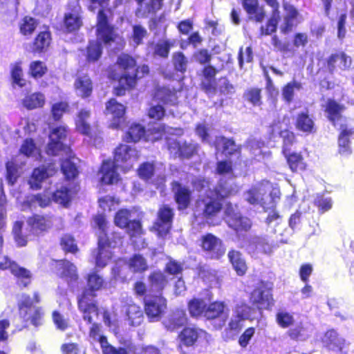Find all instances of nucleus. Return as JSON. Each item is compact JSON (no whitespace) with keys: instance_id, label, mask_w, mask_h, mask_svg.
Returning a JSON list of instances; mask_svg holds the SVG:
<instances>
[{"instance_id":"nucleus-1","label":"nucleus","mask_w":354,"mask_h":354,"mask_svg":"<svg viewBox=\"0 0 354 354\" xmlns=\"http://www.w3.org/2000/svg\"><path fill=\"white\" fill-rule=\"evenodd\" d=\"M98 228L97 248L92 251L96 268H103L113 257L112 250L122 245V237L108 226L109 223H96Z\"/></svg>"},{"instance_id":"nucleus-2","label":"nucleus","mask_w":354,"mask_h":354,"mask_svg":"<svg viewBox=\"0 0 354 354\" xmlns=\"http://www.w3.org/2000/svg\"><path fill=\"white\" fill-rule=\"evenodd\" d=\"M245 200L252 205H259L264 209H270L269 221L279 218V215L273 209L279 198V191L272 189V184L267 180L252 186L244 194Z\"/></svg>"},{"instance_id":"nucleus-3","label":"nucleus","mask_w":354,"mask_h":354,"mask_svg":"<svg viewBox=\"0 0 354 354\" xmlns=\"http://www.w3.org/2000/svg\"><path fill=\"white\" fill-rule=\"evenodd\" d=\"M66 136L65 127H59L53 129L49 136L50 142L48 145L47 153L50 155H57L59 151H62L68 157L62 162V171L66 178L71 179L75 178L78 171L74 161L75 158L71 155L70 149L63 143Z\"/></svg>"},{"instance_id":"nucleus-4","label":"nucleus","mask_w":354,"mask_h":354,"mask_svg":"<svg viewBox=\"0 0 354 354\" xmlns=\"http://www.w3.org/2000/svg\"><path fill=\"white\" fill-rule=\"evenodd\" d=\"M66 136L65 127H59L53 129L49 136L50 142L48 145L47 153L50 155H57L59 151H62L68 157L62 162V171L66 178L71 179L75 178L78 171L74 161L75 158L71 155L70 149L63 143Z\"/></svg>"},{"instance_id":"nucleus-5","label":"nucleus","mask_w":354,"mask_h":354,"mask_svg":"<svg viewBox=\"0 0 354 354\" xmlns=\"http://www.w3.org/2000/svg\"><path fill=\"white\" fill-rule=\"evenodd\" d=\"M116 38L113 28L108 24L106 17L103 10H100L97 16V41H91L87 48L88 61H96L101 56L102 48L100 41L104 44H110Z\"/></svg>"},{"instance_id":"nucleus-6","label":"nucleus","mask_w":354,"mask_h":354,"mask_svg":"<svg viewBox=\"0 0 354 354\" xmlns=\"http://www.w3.org/2000/svg\"><path fill=\"white\" fill-rule=\"evenodd\" d=\"M234 191L226 185H220L215 190H209L206 196L197 202L196 211L202 212L209 218L217 214L221 208V201L231 195Z\"/></svg>"},{"instance_id":"nucleus-7","label":"nucleus","mask_w":354,"mask_h":354,"mask_svg":"<svg viewBox=\"0 0 354 354\" xmlns=\"http://www.w3.org/2000/svg\"><path fill=\"white\" fill-rule=\"evenodd\" d=\"M118 65L124 71L118 78V86L115 88V94L122 95L126 90L133 88L136 84V61L128 55H121L118 59Z\"/></svg>"},{"instance_id":"nucleus-8","label":"nucleus","mask_w":354,"mask_h":354,"mask_svg":"<svg viewBox=\"0 0 354 354\" xmlns=\"http://www.w3.org/2000/svg\"><path fill=\"white\" fill-rule=\"evenodd\" d=\"M19 315L26 327L30 324L35 327L42 325L44 313L41 307L32 306L30 295H22L21 299L17 304Z\"/></svg>"},{"instance_id":"nucleus-9","label":"nucleus","mask_w":354,"mask_h":354,"mask_svg":"<svg viewBox=\"0 0 354 354\" xmlns=\"http://www.w3.org/2000/svg\"><path fill=\"white\" fill-rule=\"evenodd\" d=\"M142 304L144 312L150 322L159 321L167 308V301L162 294L148 292L143 298Z\"/></svg>"},{"instance_id":"nucleus-10","label":"nucleus","mask_w":354,"mask_h":354,"mask_svg":"<svg viewBox=\"0 0 354 354\" xmlns=\"http://www.w3.org/2000/svg\"><path fill=\"white\" fill-rule=\"evenodd\" d=\"M97 297V293L84 289H82L77 296V308L82 313L83 319L87 324L93 322L91 314L99 315L100 308Z\"/></svg>"},{"instance_id":"nucleus-11","label":"nucleus","mask_w":354,"mask_h":354,"mask_svg":"<svg viewBox=\"0 0 354 354\" xmlns=\"http://www.w3.org/2000/svg\"><path fill=\"white\" fill-rule=\"evenodd\" d=\"M249 301L259 310H270L274 305L272 288H268L265 283L256 287L250 294Z\"/></svg>"},{"instance_id":"nucleus-12","label":"nucleus","mask_w":354,"mask_h":354,"mask_svg":"<svg viewBox=\"0 0 354 354\" xmlns=\"http://www.w3.org/2000/svg\"><path fill=\"white\" fill-rule=\"evenodd\" d=\"M199 245L209 259H219L225 253L222 240L211 233L201 236Z\"/></svg>"},{"instance_id":"nucleus-13","label":"nucleus","mask_w":354,"mask_h":354,"mask_svg":"<svg viewBox=\"0 0 354 354\" xmlns=\"http://www.w3.org/2000/svg\"><path fill=\"white\" fill-rule=\"evenodd\" d=\"M138 151L127 145H120L115 150L114 162L124 171L131 169L138 161Z\"/></svg>"},{"instance_id":"nucleus-14","label":"nucleus","mask_w":354,"mask_h":354,"mask_svg":"<svg viewBox=\"0 0 354 354\" xmlns=\"http://www.w3.org/2000/svg\"><path fill=\"white\" fill-rule=\"evenodd\" d=\"M205 333V330L195 325L185 326L180 331L177 339L178 341V349L182 353L184 348L194 347L200 342Z\"/></svg>"},{"instance_id":"nucleus-15","label":"nucleus","mask_w":354,"mask_h":354,"mask_svg":"<svg viewBox=\"0 0 354 354\" xmlns=\"http://www.w3.org/2000/svg\"><path fill=\"white\" fill-rule=\"evenodd\" d=\"M228 309L223 301H214L207 304L204 318L207 321L218 320L219 323L215 324L217 330H221L226 324L228 319Z\"/></svg>"},{"instance_id":"nucleus-16","label":"nucleus","mask_w":354,"mask_h":354,"mask_svg":"<svg viewBox=\"0 0 354 354\" xmlns=\"http://www.w3.org/2000/svg\"><path fill=\"white\" fill-rule=\"evenodd\" d=\"M283 8L284 15L279 28L283 33H288L302 21V18L296 8L289 3L283 2Z\"/></svg>"},{"instance_id":"nucleus-17","label":"nucleus","mask_w":354,"mask_h":354,"mask_svg":"<svg viewBox=\"0 0 354 354\" xmlns=\"http://www.w3.org/2000/svg\"><path fill=\"white\" fill-rule=\"evenodd\" d=\"M323 346L328 351L342 353L346 347V340L335 329L326 330L322 339Z\"/></svg>"},{"instance_id":"nucleus-18","label":"nucleus","mask_w":354,"mask_h":354,"mask_svg":"<svg viewBox=\"0 0 354 354\" xmlns=\"http://www.w3.org/2000/svg\"><path fill=\"white\" fill-rule=\"evenodd\" d=\"M266 3L272 8L270 18L266 26H262L260 29L261 35H269L277 30V24L281 18L279 3L277 0H263Z\"/></svg>"},{"instance_id":"nucleus-19","label":"nucleus","mask_w":354,"mask_h":354,"mask_svg":"<svg viewBox=\"0 0 354 354\" xmlns=\"http://www.w3.org/2000/svg\"><path fill=\"white\" fill-rule=\"evenodd\" d=\"M57 169L54 165L41 166L33 170L29 180V184L32 189H38L41 187V183L48 178L54 175Z\"/></svg>"},{"instance_id":"nucleus-20","label":"nucleus","mask_w":354,"mask_h":354,"mask_svg":"<svg viewBox=\"0 0 354 354\" xmlns=\"http://www.w3.org/2000/svg\"><path fill=\"white\" fill-rule=\"evenodd\" d=\"M116 167H118L116 164L111 160H105L102 162L98 174L102 183L110 185L120 180V175L116 171Z\"/></svg>"},{"instance_id":"nucleus-21","label":"nucleus","mask_w":354,"mask_h":354,"mask_svg":"<svg viewBox=\"0 0 354 354\" xmlns=\"http://www.w3.org/2000/svg\"><path fill=\"white\" fill-rule=\"evenodd\" d=\"M243 7L251 21L261 23L266 12L263 6H260L258 0H243Z\"/></svg>"},{"instance_id":"nucleus-22","label":"nucleus","mask_w":354,"mask_h":354,"mask_svg":"<svg viewBox=\"0 0 354 354\" xmlns=\"http://www.w3.org/2000/svg\"><path fill=\"white\" fill-rule=\"evenodd\" d=\"M106 111L107 115H110L112 117L113 122L111 126L114 128H118L124 121V106L118 103L115 99H111L106 103Z\"/></svg>"},{"instance_id":"nucleus-23","label":"nucleus","mask_w":354,"mask_h":354,"mask_svg":"<svg viewBox=\"0 0 354 354\" xmlns=\"http://www.w3.org/2000/svg\"><path fill=\"white\" fill-rule=\"evenodd\" d=\"M150 289L148 292L152 294H162V291L167 286L168 281L167 277L160 270H154L148 276Z\"/></svg>"},{"instance_id":"nucleus-24","label":"nucleus","mask_w":354,"mask_h":354,"mask_svg":"<svg viewBox=\"0 0 354 354\" xmlns=\"http://www.w3.org/2000/svg\"><path fill=\"white\" fill-rule=\"evenodd\" d=\"M86 286L82 289L97 293L106 287V281L96 270L91 271L85 277Z\"/></svg>"},{"instance_id":"nucleus-25","label":"nucleus","mask_w":354,"mask_h":354,"mask_svg":"<svg viewBox=\"0 0 354 354\" xmlns=\"http://www.w3.org/2000/svg\"><path fill=\"white\" fill-rule=\"evenodd\" d=\"M227 257L237 275L243 276L248 270V266L242 254L239 251L231 250Z\"/></svg>"},{"instance_id":"nucleus-26","label":"nucleus","mask_w":354,"mask_h":354,"mask_svg":"<svg viewBox=\"0 0 354 354\" xmlns=\"http://www.w3.org/2000/svg\"><path fill=\"white\" fill-rule=\"evenodd\" d=\"M144 311L136 304H128L126 306V315L129 323L132 326L140 325L144 321Z\"/></svg>"},{"instance_id":"nucleus-27","label":"nucleus","mask_w":354,"mask_h":354,"mask_svg":"<svg viewBox=\"0 0 354 354\" xmlns=\"http://www.w3.org/2000/svg\"><path fill=\"white\" fill-rule=\"evenodd\" d=\"M90 112L86 109H82L75 119V129L80 133L89 136L91 131L90 123Z\"/></svg>"},{"instance_id":"nucleus-28","label":"nucleus","mask_w":354,"mask_h":354,"mask_svg":"<svg viewBox=\"0 0 354 354\" xmlns=\"http://www.w3.org/2000/svg\"><path fill=\"white\" fill-rule=\"evenodd\" d=\"M207 303L203 298L193 297L187 302V310L191 317H204Z\"/></svg>"},{"instance_id":"nucleus-29","label":"nucleus","mask_w":354,"mask_h":354,"mask_svg":"<svg viewBox=\"0 0 354 354\" xmlns=\"http://www.w3.org/2000/svg\"><path fill=\"white\" fill-rule=\"evenodd\" d=\"M74 88L76 94L84 98L91 95L93 91V84L88 76H80L76 78L74 82Z\"/></svg>"},{"instance_id":"nucleus-30","label":"nucleus","mask_w":354,"mask_h":354,"mask_svg":"<svg viewBox=\"0 0 354 354\" xmlns=\"http://www.w3.org/2000/svg\"><path fill=\"white\" fill-rule=\"evenodd\" d=\"M172 189L175 194L176 201L180 209H185L190 202V191L185 187L181 186L178 183L172 184Z\"/></svg>"},{"instance_id":"nucleus-31","label":"nucleus","mask_w":354,"mask_h":354,"mask_svg":"<svg viewBox=\"0 0 354 354\" xmlns=\"http://www.w3.org/2000/svg\"><path fill=\"white\" fill-rule=\"evenodd\" d=\"M153 99L165 104L174 105L177 103L178 96L176 92L168 88L158 87L154 92Z\"/></svg>"},{"instance_id":"nucleus-32","label":"nucleus","mask_w":354,"mask_h":354,"mask_svg":"<svg viewBox=\"0 0 354 354\" xmlns=\"http://www.w3.org/2000/svg\"><path fill=\"white\" fill-rule=\"evenodd\" d=\"M62 270L61 276L68 279V282H77L79 279L77 268L75 266L66 259L57 260Z\"/></svg>"},{"instance_id":"nucleus-33","label":"nucleus","mask_w":354,"mask_h":354,"mask_svg":"<svg viewBox=\"0 0 354 354\" xmlns=\"http://www.w3.org/2000/svg\"><path fill=\"white\" fill-rule=\"evenodd\" d=\"M164 170L162 164L145 162L140 165L138 169V174L140 178L148 180L154 175L158 177L160 176Z\"/></svg>"},{"instance_id":"nucleus-34","label":"nucleus","mask_w":354,"mask_h":354,"mask_svg":"<svg viewBox=\"0 0 354 354\" xmlns=\"http://www.w3.org/2000/svg\"><path fill=\"white\" fill-rule=\"evenodd\" d=\"M143 218V213L137 207L121 209L115 216V221H140Z\"/></svg>"},{"instance_id":"nucleus-35","label":"nucleus","mask_w":354,"mask_h":354,"mask_svg":"<svg viewBox=\"0 0 354 354\" xmlns=\"http://www.w3.org/2000/svg\"><path fill=\"white\" fill-rule=\"evenodd\" d=\"M44 95L41 93H33L26 95L21 100V104L26 109L32 110L42 107L45 104Z\"/></svg>"},{"instance_id":"nucleus-36","label":"nucleus","mask_w":354,"mask_h":354,"mask_svg":"<svg viewBox=\"0 0 354 354\" xmlns=\"http://www.w3.org/2000/svg\"><path fill=\"white\" fill-rule=\"evenodd\" d=\"M351 64V59L344 53H338L332 55L328 60V66L330 71H333L336 66L341 69H346Z\"/></svg>"},{"instance_id":"nucleus-37","label":"nucleus","mask_w":354,"mask_h":354,"mask_svg":"<svg viewBox=\"0 0 354 354\" xmlns=\"http://www.w3.org/2000/svg\"><path fill=\"white\" fill-rule=\"evenodd\" d=\"M354 133V129H347L342 126L341 133L339 137V151L342 155L347 156L351 153L350 148L349 136Z\"/></svg>"},{"instance_id":"nucleus-38","label":"nucleus","mask_w":354,"mask_h":354,"mask_svg":"<svg viewBox=\"0 0 354 354\" xmlns=\"http://www.w3.org/2000/svg\"><path fill=\"white\" fill-rule=\"evenodd\" d=\"M287 163L290 170L293 172L306 170L307 165L303 156L298 153H285Z\"/></svg>"},{"instance_id":"nucleus-39","label":"nucleus","mask_w":354,"mask_h":354,"mask_svg":"<svg viewBox=\"0 0 354 354\" xmlns=\"http://www.w3.org/2000/svg\"><path fill=\"white\" fill-rule=\"evenodd\" d=\"M187 322V318L185 312L184 310H177L167 319L165 326L168 330L172 331L182 327Z\"/></svg>"},{"instance_id":"nucleus-40","label":"nucleus","mask_w":354,"mask_h":354,"mask_svg":"<svg viewBox=\"0 0 354 354\" xmlns=\"http://www.w3.org/2000/svg\"><path fill=\"white\" fill-rule=\"evenodd\" d=\"M128 264L134 273H143L149 268L147 260L140 254H134L129 259Z\"/></svg>"},{"instance_id":"nucleus-41","label":"nucleus","mask_w":354,"mask_h":354,"mask_svg":"<svg viewBox=\"0 0 354 354\" xmlns=\"http://www.w3.org/2000/svg\"><path fill=\"white\" fill-rule=\"evenodd\" d=\"M75 192L66 187H62L52 195L53 200L63 206H66L72 200Z\"/></svg>"},{"instance_id":"nucleus-42","label":"nucleus","mask_w":354,"mask_h":354,"mask_svg":"<svg viewBox=\"0 0 354 354\" xmlns=\"http://www.w3.org/2000/svg\"><path fill=\"white\" fill-rule=\"evenodd\" d=\"M314 127V121L307 113L302 112L297 115L296 127L298 130L305 133H312Z\"/></svg>"},{"instance_id":"nucleus-43","label":"nucleus","mask_w":354,"mask_h":354,"mask_svg":"<svg viewBox=\"0 0 354 354\" xmlns=\"http://www.w3.org/2000/svg\"><path fill=\"white\" fill-rule=\"evenodd\" d=\"M344 106L335 100H329L326 105L325 111L328 118L334 124L341 117V113L344 111Z\"/></svg>"},{"instance_id":"nucleus-44","label":"nucleus","mask_w":354,"mask_h":354,"mask_svg":"<svg viewBox=\"0 0 354 354\" xmlns=\"http://www.w3.org/2000/svg\"><path fill=\"white\" fill-rule=\"evenodd\" d=\"M81 17L78 12L73 11L65 15L64 27L68 32H73L78 30L82 26Z\"/></svg>"},{"instance_id":"nucleus-45","label":"nucleus","mask_w":354,"mask_h":354,"mask_svg":"<svg viewBox=\"0 0 354 354\" xmlns=\"http://www.w3.org/2000/svg\"><path fill=\"white\" fill-rule=\"evenodd\" d=\"M145 136V130L144 127L139 124L133 123L126 132L124 139L127 142H136Z\"/></svg>"},{"instance_id":"nucleus-46","label":"nucleus","mask_w":354,"mask_h":354,"mask_svg":"<svg viewBox=\"0 0 354 354\" xmlns=\"http://www.w3.org/2000/svg\"><path fill=\"white\" fill-rule=\"evenodd\" d=\"M11 274L21 282L24 287H27L31 283L32 274L30 271L17 263L12 269Z\"/></svg>"},{"instance_id":"nucleus-47","label":"nucleus","mask_w":354,"mask_h":354,"mask_svg":"<svg viewBox=\"0 0 354 354\" xmlns=\"http://www.w3.org/2000/svg\"><path fill=\"white\" fill-rule=\"evenodd\" d=\"M214 145L217 150L222 149L225 154H232L238 150V147L233 140L223 137L216 138Z\"/></svg>"},{"instance_id":"nucleus-48","label":"nucleus","mask_w":354,"mask_h":354,"mask_svg":"<svg viewBox=\"0 0 354 354\" xmlns=\"http://www.w3.org/2000/svg\"><path fill=\"white\" fill-rule=\"evenodd\" d=\"M176 40L162 39L154 46V54L161 57H167L169 50L174 46Z\"/></svg>"},{"instance_id":"nucleus-49","label":"nucleus","mask_w":354,"mask_h":354,"mask_svg":"<svg viewBox=\"0 0 354 354\" xmlns=\"http://www.w3.org/2000/svg\"><path fill=\"white\" fill-rule=\"evenodd\" d=\"M20 153L26 157L37 158L40 155V150L32 139H26L21 146Z\"/></svg>"},{"instance_id":"nucleus-50","label":"nucleus","mask_w":354,"mask_h":354,"mask_svg":"<svg viewBox=\"0 0 354 354\" xmlns=\"http://www.w3.org/2000/svg\"><path fill=\"white\" fill-rule=\"evenodd\" d=\"M277 324L282 328L290 327L295 323V318L292 313L285 310H279L275 315Z\"/></svg>"},{"instance_id":"nucleus-51","label":"nucleus","mask_w":354,"mask_h":354,"mask_svg":"<svg viewBox=\"0 0 354 354\" xmlns=\"http://www.w3.org/2000/svg\"><path fill=\"white\" fill-rule=\"evenodd\" d=\"M60 245L65 253L75 254L79 251L74 237L68 234H66L62 236Z\"/></svg>"},{"instance_id":"nucleus-52","label":"nucleus","mask_w":354,"mask_h":354,"mask_svg":"<svg viewBox=\"0 0 354 354\" xmlns=\"http://www.w3.org/2000/svg\"><path fill=\"white\" fill-rule=\"evenodd\" d=\"M245 319L246 317L243 313H238L229 321L225 332L227 333L239 332L243 327L242 322Z\"/></svg>"},{"instance_id":"nucleus-53","label":"nucleus","mask_w":354,"mask_h":354,"mask_svg":"<svg viewBox=\"0 0 354 354\" xmlns=\"http://www.w3.org/2000/svg\"><path fill=\"white\" fill-rule=\"evenodd\" d=\"M142 223H114V225L125 229L127 233L134 237L142 234Z\"/></svg>"},{"instance_id":"nucleus-54","label":"nucleus","mask_w":354,"mask_h":354,"mask_svg":"<svg viewBox=\"0 0 354 354\" xmlns=\"http://www.w3.org/2000/svg\"><path fill=\"white\" fill-rule=\"evenodd\" d=\"M19 166L16 160L9 161L6 164L7 180L10 185H13L19 176Z\"/></svg>"},{"instance_id":"nucleus-55","label":"nucleus","mask_w":354,"mask_h":354,"mask_svg":"<svg viewBox=\"0 0 354 354\" xmlns=\"http://www.w3.org/2000/svg\"><path fill=\"white\" fill-rule=\"evenodd\" d=\"M261 91L258 88H250L245 91L243 97L246 101L254 106H259L261 104Z\"/></svg>"},{"instance_id":"nucleus-56","label":"nucleus","mask_w":354,"mask_h":354,"mask_svg":"<svg viewBox=\"0 0 354 354\" xmlns=\"http://www.w3.org/2000/svg\"><path fill=\"white\" fill-rule=\"evenodd\" d=\"M50 35L48 31L41 32L34 42L35 50H42L48 47L50 43Z\"/></svg>"},{"instance_id":"nucleus-57","label":"nucleus","mask_w":354,"mask_h":354,"mask_svg":"<svg viewBox=\"0 0 354 354\" xmlns=\"http://www.w3.org/2000/svg\"><path fill=\"white\" fill-rule=\"evenodd\" d=\"M23 223H15L12 227V232L15 241L18 247H24L27 244L26 235L22 233Z\"/></svg>"},{"instance_id":"nucleus-58","label":"nucleus","mask_w":354,"mask_h":354,"mask_svg":"<svg viewBox=\"0 0 354 354\" xmlns=\"http://www.w3.org/2000/svg\"><path fill=\"white\" fill-rule=\"evenodd\" d=\"M306 328L302 324H299L294 328H290L287 331L288 336L294 341L306 340L307 336L305 335Z\"/></svg>"},{"instance_id":"nucleus-59","label":"nucleus","mask_w":354,"mask_h":354,"mask_svg":"<svg viewBox=\"0 0 354 354\" xmlns=\"http://www.w3.org/2000/svg\"><path fill=\"white\" fill-rule=\"evenodd\" d=\"M254 248L258 252L269 255L273 252L275 245L270 243L266 239L260 238L254 242Z\"/></svg>"},{"instance_id":"nucleus-60","label":"nucleus","mask_w":354,"mask_h":354,"mask_svg":"<svg viewBox=\"0 0 354 354\" xmlns=\"http://www.w3.org/2000/svg\"><path fill=\"white\" fill-rule=\"evenodd\" d=\"M147 30L140 25H135L133 26L132 42L134 47L142 43V39L147 36Z\"/></svg>"},{"instance_id":"nucleus-61","label":"nucleus","mask_w":354,"mask_h":354,"mask_svg":"<svg viewBox=\"0 0 354 354\" xmlns=\"http://www.w3.org/2000/svg\"><path fill=\"white\" fill-rule=\"evenodd\" d=\"M173 62L176 71L184 73L187 70L188 61L183 53H175L173 55Z\"/></svg>"},{"instance_id":"nucleus-62","label":"nucleus","mask_w":354,"mask_h":354,"mask_svg":"<svg viewBox=\"0 0 354 354\" xmlns=\"http://www.w3.org/2000/svg\"><path fill=\"white\" fill-rule=\"evenodd\" d=\"M300 88L301 84L299 82L294 81L288 83L284 86L282 91V95L283 99L286 102H290L293 98L295 91L299 90Z\"/></svg>"},{"instance_id":"nucleus-63","label":"nucleus","mask_w":354,"mask_h":354,"mask_svg":"<svg viewBox=\"0 0 354 354\" xmlns=\"http://www.w3.org/2000/svg\"><path fill=\"white\" fill-rule=\"evenodd\" d=\"M167 147L170 153L174 157H180L182 150L183 142L177 138H167Z\"/></svg>"},{"instance_id":"nucleus-64","label":"nucleus","mask_w":354,"mask_h":354,"mask_svg":"<svg viewBox=\"0 0 354 354\" xmlns=\"http://www.w3.org/2000/svg\"><path fill=\"white\" fill-rule=\"evenodd\" d=\"M99 206L104 212H110L113 207L118 205L119 201L111 196H106L99 199Z\"/></svg>"}]
</instances>
